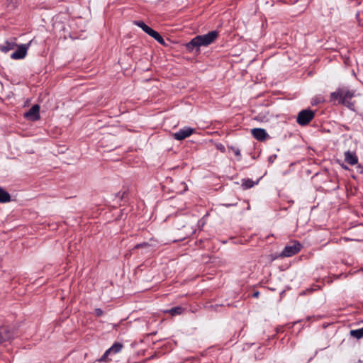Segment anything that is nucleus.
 Returning a JSON list of instances; mask_svg holds the SVG:
<instances>
[{
	"mask_svg": "<svg viewBox=\"0 0 363 363\" xmlns=\"http://www.w3.org/2000/svg\"><path fill=\"white\" fill-rule=\"evenodd\" d=\"M218 37V32L212 30L205 35H196L185 45L189 52L199 51L201 47H206L213 43Z\"/></svg>",
	"mask_w": 363,
	"mask_h": 363,
	"instance_id": "obj_1",
	"label": "nucleus"
},
{
	"mask_svg": "<svg viewBox=\"0 0 363 363\" xmlns=\"http://www.w3.org/2000/svg\"><path fill=\"white\" fill-rule=\"evenodd\" d=\"M355 95V91L347 88H338L335 91L330 94V100L332 102L341 104L347 106L349 108L354 109V104L350 101Z\"/></svg>",
	"mask_w": 363,
	"mask_h": 363,
	"instance_id": "obj_2",
	"label": "nucleus"
},
{
	"mask_svg": "<svg viewBox=\"0 0 363 363\" xmlns=\"http://www.w3.org/2000/svg\"><path fill=\"white\" fill-rule=\"evenodd\" d=\"M315 113L310 109H304L298 114L296 122L301 125H306L314 118Z\"/></svg>",
	"mask_w": 363,
	"mask_h": 363,
	"instance_id": "obj_3",
	"label": "nucleus"
},
{
	"mask_svg": "<svg viewBox=\"0 0 363 363\" xmlns=\"http://www.w3.org/2000/svg\"><path fill=\"white\" fill-rule=\"evenodd\" d=\"M301 248V245L298 242H294L286 245L281 253L283 257H289L297 254Z\"/></svg>",
	"mask_w": 363,
	"mask_h": 363,
	"instance_id": "obj_4",
	"label": "nucleus"
},
{
	"mask_svg": "<svg viewBox=\"0 0 363 363\" xmlns=\"http://www.w3.org/2000/svg\"><path fill=\"white\" fill-rule=\"evenodd\" d=\"M195 130L190 127H184L177 132L173 133V138L177 140H182L194 133Z\"/></svg>",
	"mask_w": 363,
	"mask_h": 363,
	"instance_id": "obj_5",
	"label": "nucleus"
},
{
	"mask_svg": "<svg viewBox=\"0 0 363 363\" xmlns=\"http://www.w3.org/2000/svg\"><path fill=\"white\" fill-rule=\"evenodd\" d=\"M40 106L38 104L33 105L30 110L24 114L26 118L31 121H37L40 118Z\"/></svg>",
	"mask_w": 363,
	"mask_h": 363,
	"instance_id": "obj_6",
	"label": "nucleus"
},
{
	"mask_svg": "<svg viewBox=\"0 0 363 363\" xmlns=\"http://www.w3.org/2000/svg\"><path fill=\"white\" fill-rule=\"evenodd\" d=\"M28 45H21L18 47V50L13 52L11 55V58L13 60H21L23 59L26 54Z\"/></svg>",
	"mask_w": 363,
	"mask_h": 363,
	"instance_id": "obj_7",
	"label": "nucleus"
},
{
	"mask_svg": "<svg viewBox=\"0 0 363 363\" xmlns=\"http://www.w3.org/2000/svg\"><path fill=\"white\" fill-rule=\"evenodd\" d=\"M13 337V333L9 327H0V343L9 340Z\"/></svg>",
	"mask_w": 363,
	"mask_h": 363,
	"instance_id": "obj_8",
	"label": "nucleus"
},
{
	"mask_svg": "<svg viewBox=\"0 0 363 363\" xmlns=\"http://www.w3.org/2000/svg\"><path fill=\"white\" fill-rule=\"evenodd\" d=\"M251 133L252 136L259 141L265 140L269 138L267 131L262 128H253L251 130Z\"/></svg>",
	"mask_w": 363,
	"mask_h": 363,
	"instance_id": "obj_9",
	"label": "nucleus"
},
{
	"mask_svg": "<svg viewBox=\"0 0 363 363\" xmlns=\"http://www.w3.org/2000/svg\"><path fill=\"white\" fill-rule=\"evenodd\" d=\"M344 155H345V161L347 164L353 166L358 163V157L357 156L355 152L348 150V151H346Z\"/></svg>",
	"mask_w": 363,
	"mask_h": 363,
	"instance_id": "obj_10",
	"label": "nucleus"
},
{
	"mask_svg": "<svg viewBox=\"0 0 363 363\" xmlns=\"http://www.w3.org/2000/svg\"><path fill=\"white\" fill-rule=\"evenodd\" d=\"M123 346L121 344L118 342L114 343L108 350L106 351L103 356V359H104L106 356H108L111 353L116 354L120 352L122 349Z\"/></svg>",
	"mask_w": 363,
	"mask_h": 363,
	"instance_id": "obj_11",
	"label": "nucleus"
},
{
	"mask_svg": "<svg viewBox=\"0 0 363 363\" xmlns=\"http://www.w3.org/2000/svg\"><path fill=\"white\" fill-rule=\"evenodd\" d=\"M17 46L14 41H6L4 45H0V50L4 53L13 50Z\"/></svg>",
	"mask_w": 363,
	"mask_h": 363,
	"instance_id": "obj_12",
	"label": "nucleus"
},
{
	"mask_svg": "<svg viewBox=\"0 0 363 363\" xmlns=\"http://www.w3.org/2000/svg\"><path fill=\"white\" fill-rule=\"evenodd\" d=\"M11 201V196L9 192L0 187V203H7Z\"/></svg>",
	"mask_w": 363,
	"mask_h": 363,
	"instance_id": "obj_13",
	"label": "nucleus"
},
{
	"mask_svg": "<svg viewBox=\"0 0 363 363\" xmlns=\"http://www.w3.org/2000/svg\"><path fill=\"white\" fill-rule=\"evenodd\" d=\"M350 335L351 337L357 340L363 337V328L357 330H351L350 331Z\"/></svg>",
	"mask_w": 363,
	"mask_h": 363,
	"instance_id": "obj_14",
	"label": "nucleus"
},
{
	"mask_svg": "<svg viewBox=\"0 0 363 363\" xmlns=\"http://www.w3.org/2000/svg\"><path fill=\"white\" fill-rule=\"evenodd\" d=\"M149 35L151 36L152 38H153L155 40H156L160 44H162V45L164 44V40L163 38L160 35L159 33L154 30L153 29L151 30Z\"/></svg>",
	"mask_w": 363,
	"mask_h": 363,
	"instance_id": "obj_15",
	"label": "nucleus"
},
{
	"mask_svg": "<svg viewBox=\"0 0 363 363\" xmlns=\"http://www.w3.org/2000/svg\"><path fill=\"white\" fill-rule=\"evenodd\" d=\"M135 24L137 25L138 27H140L145 33H146L148 35L150 33L151 30H152L150 27L147 26L143 21H135Z\"/></svg>",
	"mask_w": 363,
	"mask_h": 363,
	"instance_id": "obj_16",
	"label": "nucleus"
},
{
	"mask_svg": "<svg viewBox=\"0 0 363 363\" xmlns=\"http://www.w3.org/2000/svg\"><path fill=\"white\" fill-rule=\"evenodd\" d=\"M257 183L250 179H243L242 181V186L244 189H247L253 187Z\"/></svg>",
	"mask_w": 363,
	"mask_h": 363,
	"instance_id": "obj_17",
	"label": "nucleus"
},
{
	"mask_svg": "<svg viewBox=\"0 0 363 363\" xmlns=\"http://www.w3.org/2000/svg\"><path fill=\"white\" fill-rule=\"evenodd\" d=\"M182 311L183 308L180 306L174 307L168 311V312L172 315H179L182 313Z\"/></svg>",
	"mask_w": 363,
	"mask_h": 363,
	"instance_id": "obj_18",
	"label": "nucleus"
},
{
	"mask_svg": "<svg viewBox=\"0 0 363 363\" xmlns=\"http://www.w3.org/2000/svg\"><path fill=\"white\" fill-rule=\"evenodd\" d=\"M230 148L236 156H240V150H239V148L233 147H231Z\"/></svg>",
	"mask_w": 363,
	"mask_h": 363,
	"instance_id": "obj_19",
	"label": "nucleus"
},
{
	"mask_svg": "<svg viewBox=\"0 0 363 363\" xmlns=\"http://www.w3.org/2000/svg\"><path fill=\"white\" fill-rule=\"evenodd\" d=\"M149 247V244L147 242H143V243H140V244H138L135 246V248L138 249V248H140V247Z\"/></svg>",
	"mask_w": 363,
	"mask_h": 363,
	"instance_id": "obj_20",
	"label": "nucleus"
},
{
	"mask_svg": "<svg viewBox=\"0 0 363 363\" xmlns=\"http://www.w3.org/2000/svg\"><path fill=\"white\" fill-rule=\"evenodd\" d=\"M95 314L97 315V316H101L104 314V312L100 308H96L95 310Z\"/></svg>",
	"mask_w": 363,
	"mask_h": 363,
	"instance_id": "obj_21",
	"label": "nucleus"
},
{
	"mask_svg": "<svg viewBox=\"0 0 363 363\" xmlns=\"http://www.w3.org/2000/svg\"><path fill=\"white\" fill-rule=\"evenodd\" d=\"M259 293L258 291H256V292H255V293L253 294V295H252V296H253V297H256V298H257V297L259 296Z\"/></svg>",
	"mask_w": 363,
	"mask_h": 363,
	"instance_id": "obj_22",
	"label": "nucleus"
},
{
	"mask_svg": "<svg viewBox=\"0 0 363 363\" xmlns=\"http://www.w3.org/2000/svg\"><path fill=\"white\" fill-rule=\"evenodd\" d=\"M218 148L220 149L222 151H224L225 147L223 145H220V146H218Z\"/></svg>",
	"mask_w": 363,
	"mask_h": 363,
	"instance_id": "obj_23",
	"label": "nucleus"
},
{
	"mask_svg": "<svg viewBox=\"0 0 363 363\" xmlns=\"http://www.w3.org/2000/svg\"><path fill=\"white\" fill-rule=\"evenodd\" d=\"M341 166L344 169H348V167L346 165L342 164Z\"/></svg>",
	"mask_w": 363,
	"mask_h": 363,
	"instance_id": "obj_24",
	"label": "nucleus"
}]
</instances>
